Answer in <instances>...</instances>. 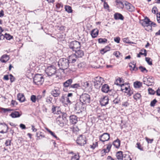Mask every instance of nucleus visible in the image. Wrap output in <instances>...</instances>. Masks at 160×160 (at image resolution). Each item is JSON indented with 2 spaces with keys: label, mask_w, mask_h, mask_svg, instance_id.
I'll return each mask as SVG.
<instances>
[{
  "label": "nucleus",
  "mask_w": 160,
  "mask_h": 160,
  "mask_svg": "<svg viewBox=\"0 0 160 160\" xmlns=\"http://www.w3.org/2000/svg\"><path fill=\"white\" fill-rule=\"evenodd\" d=\"M69 63V60L68 59L66 58H61L59 60L58 62V65L60 69L64 71L68 67Z\"/></svg>",
  "instance_id": "f257e3e1"
},
{
  "label": "nucleus",
  "mask_w": 160,
  "mask_h": 160,
  "mask_svg": "<svg viewBox=\"0 0 160 160\" xmlns=\"http://www.w3.org/2000/svg\"><path fill=\"white\" fill-rule=\"evenodd\" d=\"M34 83L37 85H41L44 81L43 75L37 74H36L33 78Z\"/></svg>",
  "instance_id": "f03ea898"
},
{
  "label": "nucleus",
  "mask_w": 160,
  "mask_h": 160,
  "mask_svg": "<svg viewBox=\"0 0 160 160\" xmlns=\"http://www.w3.org/2000/svg\"><path fill=\"white\" fill-rule=\"evenodd\" d=\"M79 100L84 105L89 104L91 100L90 96L87 93H83L80 96Z\"/></svg>",
  "instance_id": "7ed1b4c3"
},
{
  "label": "nucleus",
  "mask_w": 160,
  "mask_h": 160,
  "mask_svg": "<svg viewBox=\"0 0 160 160\" xmlns=\"http://www.w3.org/2000/svg\"><path fill=\"white\" fill-rule=\"evenodd\" d=\"M81 47V43L77 41H74L70 42L69 44L70 48L72 49L73 51H74L80 48Z\"/></svg>",
  "instance_id": "20e7f679"
},
{
  "label": "nucleus",
  "mask_w": 160,
  "mask_h": 160,
  "mask_svg": "<svg viewBox=\"0 0 160 160\" xmlns=\"http://www.w3.org/2000/svg\"><path fill=\"white\" fill-rule=\"evenodd\" d=\"M104 82V80L103 78L100 77H96L94 81L95 88L97 89L99 88Z\"/></svg>",
  "instance_id": "39448f33"
},
{
  "label": "nucleus",
  "mask_w": 160,
  "mask_h": 160,
  "mask_svg": "<svg viewBox=\"0 0 160 160\" xmlns=\"http://www.w3.org/2000/svg\"><path fill=\"white\" fill-rule=\"evenodd\" d=\"M46 74L49 76L54 75L56 72V68L54 66H48L45 70Z\"/></svg>",
  "instance_id": "423d86ee"
},
{
  "label": "nucleus",
  "mask_w": 160,
  "mask_h": 160,
  "mask_svg": "<svg viewBox=\"0 0 160 160\" xmlns=\"http://www.w3.org/2000/svg\"><path fill=\"white\" fill-rule=\"evenodd\" d=\"M77 143L80 146L84 145L87 143V139L86 137L82 135H80L77 138L76 140Z\"/></svg>",
  "instance_id": "0eeeda50"
},
{
  "label": "nucleus",
  "mask_w": 160,
  "mask_h": 160,
  "mask_svg": "<svg viewBox=\"0 0 160 160\" xmlns=\"http://www.w3.org/2000/svg\"><path fill=\"white\" fill-rule=\"evenodd\" d=\"M83 104L79 100L75 104L74 108L75 110L78 111L77 113H79L83 110L84 107H83Z\"/></svg>",
  "instance_id": "6e6552de"
},
{
  "label": "nucleus",
  "mask_w": 160,
  "mask_h": 160,
  "mask_svg": "<svg viewBox=\"0 0 160 160\" xmlns=\"http://www.w3.org/2000/svg\"><path fill=\"white\" fill-rule=\"evenodd\" d=\"M98 138L100 141L104 142L108 141L110 139V135L108 133L105 132L99 136Z\"/></svg>",
  "instance_id": "1a4fd4ad"
},
{
  "label": "nucleus",
  "mask_w": 160,
  "mask_h": 160,
  "mask_svg": "<svg viewBox=\"0 0 160 160\" xmlns=\"http://www.w3.org/2000/svg\"><path fill=\"white\" fill-rule=\"evenodd\" d=\"M151 21L150 20L146 17L143 20H142L140 22V23L144 27H149L151 29L152 28V26L150 25V23Z\"/></svg>",
  "instance_id": "9d476101"
},
{
  "label": "nucleus",
  "mask_w": 160,
  "mask_h": 160,
  "mask_svg": "<svg viewBox=\"0 0 160 160\" xmlns=\"http://www.w3.org/2000/svg\"><path fill=\"white\" fill-rule=\"evenodd\" d=\"M109 98L108 96H105L101 97L100 100V104L102 106H106L108 103Z\"/></svg>",
  "instance_id": "9b49d317"
},
{
  "label": "nucleus",
  "mask_w": 160,
  "mask_h": 160,
  "mask_svg": "<svg viewBox=\"0 0 160 160\" xmlns=\"http://www.w3.org/2000/svg\"><path fill=\"white\" fill-rule=\"evenodd\" d=\"M72 79H69L66 80L65 82L63 83V90L65 91H67V88H71V86L72 85Z\"/></svg>",
  "instance_id": "f8f14e48"
},
{
  "label": "nucleus",
  "mask_w": 160,
  "mask_h": 160,
  "mask_svg": "<svg viewBox=\"0 0 160 160\" xmlns=\"http://www.w3.org/2000/svg\"><path fill=\"white\" fill-rule=\"evenodd\" d=\"M8 129V125L5 123H0V132L2 133H6Z\"/></svg>",
  "instance_id": "ddd939ff"
},
{
  "label": "nucleus",
  "mask_w": 160,
  "mask_h": 160,
  "mask_svg": "<svg viewBox=\"0 0 160 160\" xmlns=\"http://www.w3.org/2000/svg\"><path fill=\"white\" fill-rule=\"evenodd\" d=\"M74 52L75 53L73 54L75 56V58H82L84 55V52L82 50L78 49L76 50Z\"/></svg>",
  "instance_id": "4468645a"
},
{
  "label": "nucleus",
  "mask_w": 160,
  "mask_h": 160,
  "mask_svg": "<svg viewBox=\"0 0 160 160\" xmlns=\"http://www.w3.org/2000/svg\"><path fill=\"white\" fill-rule=\"evenodd\" d=\"M61 94L59 89L58 88H55L51 92V95L54 97H58Z\"/></svg>",
  "instance_id": "2eb2a0df"
},
{
  "label": "nucleus",
  "mask_w": 160,
  "mask_h": 160,
  "mask_svg": "<svg viewBox=\"0 0 160 160\" xmlns=\"http://www.w3.org/2000/svg\"><path fill=\"white\" fill-rule=\"evenodd\" d=\"M125 6L126 8L129 12H132L134 10V7L131 4L125 1Z\"/></svg>",
  "instance_id": "dca6fc26"
},
{
  "label": "nucleus",
  "mask_w": 160,
  "mask_h": 160,
  "mask_svg": "<svg viewBox=\"0 0 160 160\" xmlns=\"http://www.w3.org/2000/svg\"><path fill=\"white\" fill-rule=\"evenodd\" d=\"M52 112L54 114H59L61 113L60 107L54 105L52 107Z\"/></svg>",
  "instance_id": "f3484780"
},
{
  "label": "nucleus",
  "mask_w": 160,
  "mask_h": 160,
  "mask_svg": "<svg viewBox=\"0 0 160 160\" xmlns=\"http://www.w3.org/2000/svg\"><path fill=\"white\" fill-rule=\"evenodd\" d=\"M65 120L61 117V116L60 115L57 117L56 119L57 123L61 127L64 126V123Z\"/></svg>",
  "instance_id": "a211bd4d"
},
{
  "label": "nucleus",
  "mask_w": 160,
  "mask_h": 160,
  "mask_svg": "<svg viewBox=\"0 0 160 160\" xmlns=\"http://www.w3.org/2000/svg\"><path fill=\"white\" fill-rule=\"evenodd\" d=\"M144 84L150 86L152 85L154 83V78L152 77H149L147 78L146 81H143Z\"/></svg>",
  "instance_id": "6ab92c4d"
},
{
  "label": "nucleus",
  "mask_w": 160,
  "mask_h": 160,
  "mask_svg": "<svg viewBox=\"0 0 160 160\" xmlns=\"http://www.w3.org/2000/svg\"><path fill=\"white\" fill-rule=\"evenodd\" d=\"M70 122L72 124H75L78 122V118L76 115H72L69 117Z\"/></svg>",
  "instance_id": "aec40b11"
},
{
  "label": "nucleus",
  "mask_w": 160,
  "mask_h": 160,
  "mask_svg": "<svg viewBox=\"0 0 160 160\" xmlns=\"http://www.w3.org/2000/svg\"><path fill=\"white\" fill-rule=\"evenodd\" d=\"M124 154H123V152L122 151L118 152L116 154L117 158L118 160H122L123 158V156Z\"/></svg>",
  "instance_id": "412c9836"
},
{
  "label": "nucleus",
  "mask_w": 160,
  "mask_h": 160,
  "mask_svg": "<svg viewBox=\"0 0 160 160\" xmlns=\"http://www.w3.org/2000/svg\"><path fill=\"white\" fill-rule=\"evenodd\" d=\"M22 115L21 112L14 111L12 112L10 116L12 118H16L20 117Z\"/></svg>",
  "instance_id": "4be33fe9"
},
{
  "label": "nucleus",
  "mask_w": 160,
  "mask_h": 160,
  "mask_svg": "<svg viewBox=\"0 0 160 160\" xmlns=\"http://www.w3.org/2000/svg\"><path fill=\"white\" fill-rule=\"evenodd\" d=\"M18 99L20 102H23L25 101V98L23 94L19 93L17 95Z\"/></svg>",
  "instance_id": "5701e85b"
},
{
  "label": "nucleus",
  "mask_w": 160,
  "mask_h": 160,
  "mask_svg": "<svg viewBox=\"0 0 160 160\" xmlns=\"http://www.w3.org/2000/svg\"><path fill=\"white\" fill-rule=\"evenodd\" d=\"M109 86L107 84H105L102 86L101 90L103 92L107 93L109 91Z\"/></svg>",
  "instance_id": "b1692460"
},
{
  "label": "nucleus",
  "mask_w": 160,
  "mask_h": 160,
  "mask_svg": "<svg viewBox=\"0 0 160 160\" xmlns=\"http://www.w3.org/2000/svg\"><path fill=\"white\" fill-rule=\"evenodd\" d=\"M114 18L115 20L120 19L121 20H123L124 19V17L120 13H115L114 15Z\"/></svg>",
  "instance_id": "393cba45"
},
{
  "label": "nucleus",
  "mask_w": 160,
  "mask_h": 160,
  "mask_svg": "<svg viewBox=\"0 0 160 160\" xmlns=\"http://www.w3.org/2000/svg\"><path fill=\"white\" fill-rule=\"evenodd\" d=\"M120 141L118 138H117L116 140L113 141L112 144L116 148H118L120 146Z\"/></svg>",
  "instance_id": "a878e982"
},
{
  "label": "nucleus",
  "mask_w": 160,
  "mask_h": 160,
  "mask_svg": "<svg viewBox=\"0 0 160 160\" xmlns=\"http://www.w3.org/2000/svg\"><path fill=\"white\" fill-rule=\"evenodd\" d=\"M98 34V30L97 29H94L92 31L91 35L92 38H95L97 36Z\"/></svg>",
  "instance_id": "bb28decb"
},
{
  "label": "nucleus",
  "mask_w": 160,
  "mask_h": 160,
  "mask_svg": "<svg viewBox=\"0 0 160 160\" xmlns=\"http://www.w3.org/2000/svg\"><path fill=\"white\" fill-rule=\"evenodd\" d=\"M9 59V57L7 55H4L2 56L1 58V61L2 62H6Z\"/></svg>",
  "instance_id": "cd10ccee"
},
{
  "label": "nucleus",
  "mask_w": 160,
  "mask_h": 160,
  "mask_svg": "<svg viewBox=\"0 0 160 160\" xmlns=\"http://www.w3.org/2000/svg\"><path fill=\"white\" fill-rule=\"evenodd\" d=\"M129 67H131V70L136 71L138 70V68L136 67V64L134 63V62H133V63H130Z\"/></svg>",
  "instance_id": "c85d7f7f"
},
{
  "label": "nucleus",
  "mask_w": 160,
  "mask_h": 160,
  "mask_svg": "<svg viewBox=\"0 0 160 160\" xmlns=\"http://www.w3.org/2000/svg\"><path fill=\"white\" fill-rule=\"evenodd\" d=\"M63 5L62 3H57L56 5V7L57 11L62 10Z\"/></svg>",
  "instance_id": "c756f323"
},
{
  "label": "nucleus",
  "mask_w": 160,
  "mask_h": 160,
  "mask_svg": "<svg viewBox=\"0 0 160 160\" xmlns=\"http://www.w3.org/2000/svg\"><path fill=\"white\" fill-rule=\"evenodd\" d=\"M89 81H84L82 82V86L85 88H87L90 86Z\"/></svg>",
  "instance_id": "7c9ffc66"
},
{
  "label": "nucleus",
  "mask_w": 160,
  "mask_h": 160,
  "mask_svg": "<svg viewBox=\"0 0 160 160\" xmlns=\"http://www.w3.org/2000/svg\"><path fill=\"white\" fill-rule=\"evenodd\" d=\"M134 87L136 88H139L142 85V83L139 81H136L134 82Z\"/></svg>",
  "instance_id": "2f4dec72"
},
{
  "label": "nucleus",
  "mask_w": 160,
  "mask_h": 160,
  "mask_svg": "<svg viewBox=\"0 0 160 160\" xmlns=\"http://www.w3.org/2000/svg\"><path fill=\"white\" fill-rule=\"evenodd\" d=\"M36 136L37 137V140L40 139L45 137L44 135L42 134V133L41 132H37V133Z\"/></svg>",
  "instance_id": "473e14b6"
},
{
  "label": "nucleus",
  "mask_w": 160,
  "mask_h": 160,
  "mask_svg": "<svg viewBox=\"0 0 160 160\" xmlns=\"http://www.w3.org/2000/svg\"><path fill=\"white\" fill-rule=\"evenodd\" d=\"M76 58L75 56L73 54H72L69 56V60L71 61V63H74L76 61Z\"/></svg>",
  "instance_id": "72a5a7b5"
},
{
  "label": "nucleus",
  "mask_w": 160,
  "mask_h": 160,
  "mask_svg": "<svg viewBox=\"0 0 160 160\" xmlns=\"http://www.w3.org/2000/svg\"><path fill=\"white\" fill-rule=\"evenodd\" d=\"M120 98L118 96L115 98L113 101V103L115 105L119 104L120 103Z\"/></svg>",
  "instance_id": "f704fd0d"
},
{
  "label": "nucleus",
  "mask_w": 160,
  "mask_h": 160,
  "mask_svg": "<svg viewBox=\"0 0 160 160\" xmlns=\"http://www.w3.org/2000/svg\"><path fill=\"white\" fill-rule=\"evenodd\" d=\"M30 100L32 102L35 103L37 101V96L34 95H32L30 97Z\"/></svg>",
  "instance_id": "c9c22d12"
},
{
  "label": "nucleus",
  "mask_w": 160,
  "mask_h": 160,
  "mask_svg": "<svg viewBox=\"0 0 160 160\" xmlns=\"http://www.w3.org/2000/svg\"><path fill=\"white\" fill-rule=\"evenodd\" d=\"M122 82V80L121 78H119L116 80L115 82L114 83L117 85L120 86L121 87H122V86H124L123 84H121V83Z\"/></svg>",
  "instance_id": "e433bc0d"
},
{
  "label": "nucleus",
  "mask_w": 160,
  "mask_h": 160,
  "mask_svg": "<svg viewBox=\"0 0 160 160\" xmlns=\"http://www.w3.org/2000/svg\"><path fill=\"white\" fill-rule=\"evenodd\" d=\"M46 130L52 136L54 137L57 140H58L59 139V138L56 136L54 132L52 131L51 130L48 128H46Z\"/></svg>",
  "instance_id": "4c0bfd02"
},
{
  "label": "nucleus",
  "mask_w": 160,
  "mask_h": 160,
  "mask_svg": "<svg viewBox=\"0 0 160 160\" xmlns=\"http://www.w3.org/2000/svg\"><path fill=\"white\" fill-rule=\"evenodd\" d=\"M65 11L69 13H72V7L66 5L65 7Z\"/></svg>",
  "instance_id": "58836bf2"
},
{
  "label": "nucleus",
  "mask_w": 160,
  "mask_h": 160,
  "mask_svg": "<svg viewBox=\"0 0 160 160\" xmlns=\"http://www.w3.org/2000/svg\"><path fill=\"white\" fill-rule=\"evenodd\" d=\"M110 48L108 46H106L104 48L101 50V53L103 54L108 51L110 50Z\"/></svg>",
  "instance_id": "ea45409f"
},
{
  "label": "nucleus",
  "mask_w": 160,
  "mask_h": 160,
  "mask_svg": "<svg viewBox=\"0 0 160 160\" xmlns=\"http://www.w3.org/2000/svg\"><path fill=\"white\" fill-rule=\"evenodd\" d=\"M107 39L105 38H99L98 39V41L99 43H106L107 42Z\"/></svg>",
  "instance_id": "a19ab883"
},
{
  "label": "nucleus",
  "mask_w": 160,
  "mask_h": 160,
  "mask_svg": "<svg viewBox=\"0 0 160 160\" xmlns=\"http://www.w3.org/2000/svg\"><path fill=\"white\" fill-rule=\"evenodd\" d=\"M141 98V94L138 93H136L133 96L134 98L137 101L138 99H140Z\"/></svg>",
  "instance_id": "79ce46f5"
},
{
  "label": "nucleus",
  "mask_w": 160,
  "mask_h": 160,
  "mask_svg": "<svg viewBox=\"0 0 160 160\" xmlns=\"http://www.w3.org/2000/svg\"><path fill=\"white\" fill-rule=\"evenodd\" d=\"M80 156L79 154H75L72 157L71 160H79Z\"/></svg>",
  "instance_id": "37998d69"
},
{
  "label": "nucleus",
  "mask_w": 160,
  "mask_h": 160,
  "mask_svg": "<svg viewBox=\"0 0 160 160\" xmlns=\"http://www.w3.org/2000/svg\"><path fill=\"white\" fill-rule=\"evenodd\" d=\"M122 160H132L130 155L128 154H124Z\"/></svg>",
  "instance_id": "c03bdc74"
},
{
  "label": "nucleus",
  "mask_w": 160,
  "mask_h": 160,
  "mask_svg": "<svg viewBox=\"0 0 160 160\" xmlns=\"http://www.w3.org/2000/svg\"><path fill=\"white\" fill-rule=\"evenodd\" d=\"M143 50L144 51V52L143 53L141 52H140L139 54H137V57L138 58H140L141 57V55H143L145 56H147V53H146V50L145 49H143Z\"/></svg>",
  "instance_id": "a18cd8bd"
},
{
  "label": "nucleus",
  "mask_w": 160,
  "mask_h": 160,
  "mask_svg": "<svg viewBox=\"0 0 160 160\" xmlns=\"http://www.w3.org/2000/svg\"><path fill=\"white\" fill-rule=\"evenodd\" d=\"M80 87L79 83H76L74 84H72L71 86V88H77Z\"/></svg>",
  "instance_id": "49530a36"
},
{
  "label": "nucleus",
  "mask_w": 160,
  "mask_h": 160,
  "mask_svg": "<svg viewBox=\"0 0 160 160\" xmlns=\"http://www.w3.org/2000/svg\"><path fill=\"white\" fill-rule=\"evenodd\" d=\"M125 1H122L121 2H119V3H118L117 5L120 8H123L124 6L125 5Z\"/></svg>",
  "instance_id": "de8ad7c7"
},
{
  "label": "nucleus",
  "mask_w": 160,
  "mask_h": 160,
  "mask_svg": "<svg viewBox=\"0 0 160 160\" xmlns=\"http://www.w3.org/2000/svg\"><path fill=\"white\" fill-rule=\"evenodd\" d=\"M145 60L149 65H152V60L150 58L146 57Z\"/></svg>",
  "instance_id": "09e8293b"
},
{
  "label": "nucleus",
  "mask_w": 160,
  "mask_h": 160,
  "mask_svg": "<svg viewBox=\"0 0 160 160\" xmlns=\"http://www.w3.org/2000/svg\"><path fill=\"white\" fill-rule=\"evenodd\" d=\"M106 145L107 146L106 149L108 150V152H109L112 146V144L111 142H109Z\"/></svg>",
  "instance_id": "8fccbe9b"
},
{
  "label": "nucleus",
  "mask_w": 160,
  "mask_h": 160,
  "mask_svg": "<svg viewBox=\"0 0 160 160\" xmlns=\"http://www.w3.org/2000/svg\"><path fill=\"white\" fill-rule=\"evenodd\" d=\"M4 36L5 38L7 40H10L12 38V36H11L9 34L6 33Z\"/></svg>",
  "instance_id": "3c124183"
},
{
  "label": "nucleus",
  "mask_w": 160,
  "mask_h": 160,
  "mask_svg": "<svg viewBox=\"0 0 160 160\" xmlns=\"http://www.w3.org/2000/svg\"><path fill=\"white\" fill-rule=\"evenodd\" d=\"M52 98L48 97L47 98H46V102L48 103H50L52 102Z\"/></svg>",
  "instance_id": "603ef678"
},
{
  "label": "nucleus",
  "mask_w": 160,
  "mask_h": 160,
  "mask_svg": "<svg viewBox=\"0 0 160 160\" xmlns=\"http://www.w3.org/2000/svg\"><path fill=\"white\" fill-rule=\"evenodd\" d=\"M113 55H115L117 58H118L121 55V53L119 51H116L114 52Z\"/></svg>",
  "instance_id": "864d4df0"
},
{
  "label": "nucleus",
  "mask_w": 160,
  "mask_h": 160,
  "mask_svg": "<svg viewBox=\"0 0 160 160\" xmlns=\"http://www.w3.org/2000/svg\"><path fill=\"white\" fill-rule=\"evenodd\" d=\"M11 140L8 139L6 140L5 142V145L6 146H10L11 145Z\"/></svg>",
  "instance_id": "5fc2aeb1"
},
{
  "label": "nucleus",
  "mask_w": 160,
  "mask_h": 160,
  "mask_svg": "<svg viewBox=\"0 0 160 160\" xmlns=\"http://www.w3.org/2000/svg\"><path fill=\"white\" fill-rule=\"evenodd\" d=\"M148 91L149 94L152 95L154 94L155 92L153 90L150 88L148 89Z\"/></svg>",
  "instance_id": "6e6d98bb"
},
{
  "label": "nucleus",
  "mask_w": 160,
  "mask_h": 160,
  "mask_svg": "<svg viewBox=\"0 0 160 160\" xmlns=\"http://www.w3.org/2000/svg\"><path fill=\"white\" fill-rule=\"evenodd\" d=\"M1 110L2 111H3L4 112H6L8 111H10L12 110L9 108H1Z\"/></svg>",
  "instance_id": "4d7b16f0"
},
{
  "label": "nucleus",
  "mask_w": 160,
  "mask_h": 160,
  "mask_svg": "<svg viewBox=\"0 0 160 160\" xmlns=\"http://www.w3.org/2000/svg\"><path fill=\"white\" fill-rule=\"evenodd\" d=\"M85 66V63L84 62H81L78 65V67L79 68H81L84 67Z\"/></svg>",
  "instance_id": "13d9d810"
},
{
  "label": "nucleus",
  "mask_w": 160,
  "mask_h": 160,
  "mask_svg": "<svg viewBox=\"0 0 160 160\" xmlns=\"http://www.w3.org/2000/svg\"><path fill=\"white\" fill-rule=\"evenodd\" d=\"M123 41L124 42H126V43H133V42H131L129 41V39L128 38H124L123 39Z\"/></svg>",
  "instance_id": "bf43d9fd"
},
{
  "label": "nucleus",
  "mask_w": 160,
  "mask_h": 160,
  "mask_svg": "<svg viewBox=\"0 0 160 160\" xmlns=\"http://www.w3.org/2000/svg\"><path fill=\"white\" fill-rule=\"evenodd\" d=\"M139 69L141 70L142 72H143L144 71H146V72H148V70L146 69L144 67L141 66L139 67Z\"/></svg>",
  "instance_id": "052dcab7"
},
{
  "label": "nucleus",
  "mask_w": 160,
  "mask_h": 160,
  "mask_svg": "<svg viewBox=\"0 0 160 160\" xmlns=\"http://www.w3.org/2000/svg\"><path fill=\"white\" fill-rule=\"evenodd\" d=\"M157 102V101L156 99H154L150 103V106L152 107L154 106Z\"/></svg>",
  "instance_id": "680f3d73"
},
{
  "label": "nucleus",
  "mask_w": 160,
  "mask_h": 160,
  "mask_svg": "<svg viewBox=\"0 0 160 160\" xmlns=\"http://www.w3.org/2000/svg\"><path fill=\"white\" fill-rule=\"evenodd\" d=\"M98 146V142H96L95 144L93 143L92 145H90V147L94 149L96 147Z\"/></svg>",
  "instance_id": "e2e57ef3"
},
{
  "label": "nucleus",
  "mask_w": 160,
  "mask_h": 160,
  "mask_svg": "<svg viewBox=\"0 0 160 160\" xmlns=\"http://www.w3.org/2000/svg\"><path fill=\"white\" fill-rule=\"evenodd\" d=\"M66 98V97H64L63 95L62 96L60 99V101L62 103H64L65 102Z\"/></svg>",
  "instance_id": "0e129e2a"
},
{
  "label": "nucleus",
  "mask_w": 160,
  "mask_h": 160,
  "mask_svg": "<svg viewBox=\"0 0 160 160\" xmlns=\"http://www.w3.org/2000/svg\"><path fill=\"white\" fill-rule=\"evenodd\" d=\"M129 105V103L128 102V101L124 102L122 104V105L125 107H127Z\"/></svg>",
  "instance_id": "69168bd1"
},
{
  "label": "nucleus",
  "mask_w": 160,
  "mask_h": 160,
  "mask_svg": "<svg viewBox=\"0 0 160 160\" xmlns=\"http://www.w3.org/2000/svg\"><path fill=\"white\" fill-rule=\"evenodd\" d=\"M157 11L158 9L157 8L155 7H153L152 9V12L154 14H155L156 11Z\"/></svg>",
  "instance_id": "338daca9"
},
{
  "label": "nucleus",
  "mask_w": 160,
  "mask_h": 160,
  "mask_svg": "<svg viewBox=\"0 0 160 160\" xmlns=\"http://www.w3.org/2000/svg\"><path fill=\"white\" fill-rule=\"evenodd\" d=\"M42 98V96L41 95H38L37 96V102H39Z\"/></svg>",
  "instance_id": "774afa93"
}]
</instances>
